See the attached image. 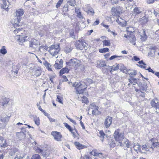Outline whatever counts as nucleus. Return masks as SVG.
Instances as JSON below:
<instances>
[{
	"mask_svg": "<svg viewBox=\"0 0 159 159\" xmlns=\"http://www.w3.org/2000/svg\"><path fill=\"white\" fill-rule=\"evenodd\" d=\"M73 86L75 87V93L78 96L79 95L82 94L87 87V85L84 82L79 83H75L73 84Z\"/></svg>",
	"mask_w": 159,
	"mask_h": 159,
	"instance_id": "f257e3e1",
	"label": "nucleus"
},
{
	"mask_svg": "<svg viewBox=\"0 0 159 159\" xmlns=\"http://www.w3.org/2000/svg\"><path fill=\"white\" fill-rule=\"evenodd\" d=\"M114 139L118 143L117 145H120V146H123V144L122 141L124 138V133L121 132L120 130L117 129L115 131L114 134Z\"/></svg>",
	"mask_w": 159,
	"mask_h": 159,
	"instance_id": "f03ea898",
	"label": "nucleus"
},
{
	"mask_svg": "<svg viewBox=\"0 0 159 159\" xmlns=\"http://www.w3.org/2000/svg\"><path fill=\"white\" fill-rule=\"evenodd\" d=\"M60 50L59 46L57 44L51 46L49 47V52L52 56L55 57L58 54Z\"/></svg>",
	"mask_w": 159,
	"mask_h": 159,
	"instance_id": "7ed1b4c3",
	"label": "nucleus"
},
{
	"mask_svg": "<svg viewBox=\"0 0 159 159\" xmlns=\"http://www.w3.org/2000/svg\"><path fill=\"white\" fill-rule=\"evenodd\" d=\"M75 46L77 49L82 50L83 49L86 50L88 46V43L84 40H79L76 41L75 44Z\"/></svg>",
	"mask_w": 159,
	"mask_h": 159,
	"instance_id": "20e7f679",
	"label": "nucleus"
},
{
	"mask_svg": "<svg viewBox=\"0 0 159 159\" xmlns=\"http://www.w3.org/2000/svg\"><path fill=\"white\" fill-rule=\"evenodd\" d=\"M39 41L36 39H33L30 41L29 47L31 49L37 50L40 45Z\"/></svg>",
	"mask_w": 159,
	"mask_h": 159,
	"instance_id": "39448f33",
	"label": "nucleus"
},
{
	"mask_svg": "<svg viewBox=\"0 0 159 159\" xmlns=\"http://www.w3.org/2000/svg\"><path fill=\"white\" fill-rule=\"evenodd\" d=\"M31 69L32 70V74L34 76L37 77L41 75L42 70L40 67L38 66H34L32 69Z\"/></svg>",
	"mask_w": 159,
	"mask_h": 159,
	"instance_id": "423d86ee",
	"label": "nucleus"
},
{
	"mask_svg": "<svg viewBox=\"0 0 159 159\" xmlns=\"http://www.w3.org/2000/svg\"><path fill=\"white\" fill-rule=\"evenodd\" d=\"M28 134L29 132L27 131L26 130H23V131L16 133V135L20 140H22L24 139L26 137V134Z\"/></svg>",
	"mask_w": 159,
	"mask_h": 159,
	"instance_id": "0eeeda50",
	"label": "nucleus"
},
{
	"mask_svg": "<svg viewBox=\"0 0 159 159\" xmlns=\"http://www.w3.org/2000/svg\"><path fill=\"white\" fill-rule=\"evenodd\" d=\"M111 13L113 16H116L119 15L120 12L122 11L121 7L120 6H117L115 7H112L111 9Z\"/></svg>",
	"mask_w": 159,
	"mask_h": 159,
	"instance_id": "6e6552de",
	"label": "nucleus"
},
{
	"mask_svg": "<svg viewBox=\"0 0 159 159\" xmlns=\"http://www.w3.org/2000/svg\"><path fill=\"white\" fill-rule=\"evenodd\" d=\"M124 37L127 38L131 43H133V45H136L135 42L136 41V39L135 36L133 34L128 35V34H125Z\"/></svg>",
	"mask_w": 159,
	"mask_h": 159,
	"instance_id": "1a4fd4ad",
	"label": "nucleus"
},
{
	"mask_svg": "<svg viewBox=\"0 0 159 159\" xmlns=\"http://www.w3.org/2000/svg\"><path fill=\"white\" fill-rule=\"evenodd\" d=\"M51 134L53 136L54 139L57 141H61L62 135L59 132L57 131H52V132Z\"/></svg>",
	"mask_w": 159,
	"mask_h": 159,
	"instance_id": "9d476101",
	"label": "nucleus"
},
{
	"mask_svg": "<svg viewBox=\"0 0 159 159\" xmlns=\"http://www.w3.org/2000/svg\"><path fill=\"white\" fill-rule=\"evenodd\" d=\"M63 61L62 59H60L59 60L57 59L54 64V67L56 69H60L62 67L63 64Z\"/></svg>",
	"mask_w": 159,
	"mask_h": 159,
	"instance_id": "9b49d317",
	"label": "nucleus"
},
{
	"mask_svg": "<svg viewBox=\"0 0 159 159\" xmlns=\"http://www.w3.org/2000/svg\"><path fill=\"white\" fill-rule=\"evenodd\" d=\"M27 36H23L20 34H17L16 37V39H17V41L19 42L20 44H22L25 41V38Z\"/></svg>",
	"mask_w": 159,
	"mask_h": 159,
	"instance_id": "f8f14e48",
	"label": "nucleus"
},
{
	"mask_svg": "<svg viewBox=\"0 0 159 159\" xmlns=\"http://www.w3.org/2000/svg\"><path fill=\"white\" fill-rule=\"evenodd\" d=\"M112 122V118L110 116H108L105 120L104 122V125L107 128L109 127L111 124Z\"/></svg>",
	"mask_w": 159,
	"mask_h": 159,
	"instance_id": "ddd939ff",
	"label": "nucleus"
},
{
	"mask_svg": "<svg viewBox=\"0 0 159 159\" xmlns=\"http://www.w3.org/2000/svg\"><path fill=\"white\" fill-rule=\"evenodd\" d=\"M21 18L18 17L16 16L14 17V21L13 23H12L13 26L15 28L16 27H19V23L20 21L21 20Z\"/></svg>",
	"mask_w": 159,
	"mask_h": 159,
	"instance_id": "4468645a",
	"label": "nucleus"
},
{
	"mask_svg": "<svg viewBox=\"0 0 159 159\" xmlns=\"http://www.w3.org/2000/svg\"><path fill=\"white\" fill-rule=\"evenodd\" d=\"M151 104L152 107L159 109V103L157 98L153 99L151 102Z\"/></svg>",
	"mask_w": 159,
	"mask_h": 159,
	"instance_id": "2eb2a0df",
	"label": "nucleus"
},
{
	"mask_svg": "<svg viewBox=\"0 0 159 159\" xmlns=\"http://www.w3.org/2000/svg\"><path fill=\"white\" fill-rule=\"evenodd\" d=\"M9 118L7 115L2 116L0 117V120L3 124H6L9 121Z\"/></svg>",
	"mask_w": 159,
	"mask_h": 159,
	"instance_id": "dca6fc26",
	"label": "nucleus"
},
{
	"mask_svg": "<svg viewBox=\"0 0 159 159\" xmlns=\"http://www.w3.org/2000/svg\"><path fill=\"white\" fill-rule=\"evenodd\" d=\"M142 12V10L140 7H135L134 8L132 11V14L134 16L140 14Z\"/></svg>",
	"mask_w": 159,
	"mask_h": 159,
	"instance_id": "f3484780",
	"label": "nucleus"
},
{
	"mask_svg": "<svg viewBox=\"0 0 159 159\" xmlns=\"http://www.w3.org/2000/svg\"><path fill=\"white\" fill-rule=\"evenodd\" d=\"M148 21V16H144L139 19V21L142 25H144L146 24Z\"/></svg>",
	"mask_w": 159,
	"mask_h": 159,
	"instance_id": "a211bd4d",
	"label": "nucleus"
},
{
	"mask_svg": "<svg viewBox=\"0 0 159 159\" xmlns=\"http://www.w3.org/2000/svg\"><path fill=\"white\" fill-rule=\"evenodd\" d=\"M143 83L141 82H139L138 84V85L140 87V90L143 91H146L147 87V85L146 84L144 83V80H143Z\"/></svg>",
	"mask_w": 159,
	"mask_h": 159,
	"instance_id": "6ab92c4d",
	"label": "nucleus"
},
{
	"mask_svg": "<svg viewBox=\"0 0 159 159\" xmlns=\"http://www.w3.org/2000/svg\"><path fill=\"white\" fill-rule=\"evenodd\" d=\"M112 69L111 66L106 65L102 69V71L103 73L107 74L109 71L111 72V69Z\"/></svg>",
	"mask_w": 159,
	"mask_h": 159,
	"instance_id": "aec40b11",
	"label": "nucleus"
},
{
	"mask_svg": "<svg viewBox=\"0 0 159 159\" xmlns=\"http://www.w3.org/2000/svg\"><path fill=\"white\" fill-rule=\"evenodd\" d=\"M70 63L74 66H76L80 63V61L75 58L71 59Z\"/></svg>",
	"mask_w": 159,
	"mask_h": 159,
	"instance_id": "412c9836",
	"label": "nucleus"
},
{
	"mask_svg": "<svg viewBox=\"0 0 159 159\" xmlns=\"http://www.w3.org/2000/svg\"><path fill=\"white\" fill-rule=\"evenodd\" d=\"M128 80L130 83L132 84L133 85H135V84H138V82L139 80L135 78H129Z\"/></svg>",
	"mask_w": 159,
	"mask_h": 159,
	"instance_id": "4be33fe9",
	"label": "nucleus"
},
{
	"mask_svg": "<svg viewBox=\"0 0 159 159\" xmlns=\"http://www.w3.org/2000/svg\"><path fill=\"white\" fill-rule=\"evenodd\" d=\"M126 31L128 32L127 34H128V35H131L133 34L134 31V30L133 27L130 26L126 28Z\"/></svg>",
	"mask_w": 159,
	"mask_h": 159,
	"instance_id": "5701e85b",
	"label": "nucleus"
},
{
	"mask_svg": "<svg viewBox=\"0 0 159 159\" xmlns=\"http://www.w3.org/2000/svg\"><path fill=\"white\" fill-rule=\"evenodd\" d=\"M24 12L23 9H20L17 10L16 12V16L18 17L21 18L22 16L24 14Z\"/></svg>",
	"mask_w": 159,
	"mask_h": 159,
	"instance_id": "b1692460",
	"label": "nucleus"
},
{
	"mask_svg": "<svg viewBox=\"0 0 159 159\" xmlns=\"http://www.w3.org/2000/svg\"><path fill=\"white\" fill-rule=\"evenodd\" d=\"M74 144L77 148L79 149L80 150L85 148L84 145L80 143L79 142H75Z\"/></svg>",
	"mask_w": 159,
	"mask_h": 159,
	"instance_id": "393cba45",
	"label": "nucleus"
},
{
	"mask_svg": "<svg viewBox=\"0 0 159 159\" xmlns=\"http://www.w3.org/2000/svg\"><path fill=\"white\" fill-rule=\"evenodd\" d=\"M18 151L16 148H12L9 151V156H12L15 155V153Z\"/></svg>",
	"mask_w": 159,
	"mask_h": 159,
	"instance_id": "a878e982",
	"label": "nucleus"
},
{
	"mask_svg": "<svg viewBox=\"0 0 159 159\" xmlns=\"http://www.w3.org/2000/svg\"><path fill=\"white\" fill-rule=\"evenodd\" d=\"M6 140L3 138L0 139V147L5 148L6 146Z\"/></svg>",
	"mask_w": 159,
	"mask_h": 159,
	"instance_id": "bb28decb",
	"label": "nucleus"
},
{
	"mask_svg": "<svg viewBox=\"0 0 159 159\" xmlns=\"http://www.w3.org/2000/svg\"><path fill=\"white\" fill-rule=\"evenodd\" d=\"M69 71L68 68L65 67L62 69L60 71L59 74L60 76L65 73H68Z\"/></svg>",
	"mask_w": 159,
	"mask_h": 159,
	"instance_id": "cd10ccee",
	"label": "nucleus"
},
{
	"mask_svg": "<svg viewBox=\"0 0 159 159\" xmlns=\"http://www.w3.org/2000/svg\"><path fill=\"white\" fill-rule=\"evenodd\" d=\"M123 143V145L124 144H125L127 148H130V146H131V143L126 139H124Z\"/></svg>",
	"mask_w": 159,
	"mask_h": 159,
	"instance_id": "c85d7f7f",
	"label": "nucleus"
},
{
	"mask_svg": "<svg viewBox=\"0 0 159 159\" xmlns=\"http://www.w3.org/2000/svg\"><path fill=\"white\" fill-rule=\"evenodd\" d=\"M80 98L79 97H78V98L79 100H81L82 102L86 104H87L89 102V101L88 100V98L85 97H84V96H80Z\"/></svg>",
	"mask_w": 159,
	"mask_h": 159,
	"instance_id": "c756f323",
	"label": "nucleus"
},
{
	"mask_svg": "<svg viewBox=\"0 0 159 159\" xmlns=\"http://www.w3.org/2000/svg\"><path fill=\"white\" fill-rule=\"evenodd\" d=\"M15 28H16V29L13 31V32L15 34L17 35L22 34L21 33L22 28L20 29L19 27H17H17H16Z\"/></svg>",
	"mask_w": 159,
	"mask_h": 159,
	"instance_id": "7c9ffc66",
	"label": "nucleus"
},
{
	"mask_svg": "<svg viewBox=\"0 0 159 159\" xmlns=\"http://www.w3.org/2000/svg\"><path fill=\"white\" fill-rule=\"evenodd\" d=\"M47 46H40L39 48H38V50L41 52H43L47 50Z\"/></svg>",
	"mask_w": 159,
	"mask_h": 159,
	"instance_id": "2f4dec72",
	"label": "nucleus"
},
{
	"mask_svg": "<svg viewBox=\"0 0 159 159\" xmlns=\"http://www.w3.org/2000/svg\"><path fill=\"white\" fill-rule=\"evenodd\" d=\"M99 107H98L97 108H95L93 109L92 111V114L95 115H98L100 114L101 112L98 111Z\"/></svg>",
	"mask_w": 159,
	"mask_h": 159,
	"instance_id": "473e14b6",
	"label": "nucleus"
},
{
	"mask_svg": "<svg viewBox=\"0 0 159 159\" xmlns=\"http://www.w3.org/2000/svg\"><path fill=\"white\" fill-rule=\"evenodd\" d=\"M147 35L146 34L145 31L143 30V32L142 33V34L141 35V41H145L147 39Z\"/></svg>",
	"mask_w": 159,
	"mask_h": 159,
	"instance_id": "72a5a7b5",
	"label": "nucleus"
},
{
	"mask_svg": "<svg viewBox=\"0 0 159 159\" xmlns=\"http://www.w3.org/2000/svg\"><path fill=\"white\" fill-rule=\"evenodd\" d=\"M106 135L102 130L100 131L99 134L98 135V136L100 137L101 140L102 142L103 141L104 137Z\"/></svg>",
	"mask_w": 159,
	"mask_h": 159,
	"instance_id": "f704fd0d",
	"label": "nucleus"
},
{
	"mask_svg": "<svg viewBox=\"0 0 159 159\" xmlns=\"http://www.w3.org/2000/svg\"><path fill=\"white\" fill-rule=\"evenodd\" d=\"M107 65L105 63V62L104 61H99V63H98L97 66H98V67H104Z\"/></svg>",
	"mask_w": 159,
	"mask_h": 159,
	"instance_id": "c9c22d12",
	"label": "nucleus"
},
{
	"mask_svg": "<svg viewBox=\"0 0 159 159\" xmlns=\"http://www.w3.org/2000/svg\"><path fill=\"white\" fill-rule=\"evenodd\" d=\"M119 66H120L119 64H116V66L114 65L113 66H111L112 69H111V73H112L114 71L117 70L119 69L120 68Z\"/></svg>",
	"mask_w": 159,
	"mask_h": 159,
	"instance_id": "e433bc0d",
	"label": "nucleus"
},
{
	"mask_svg": "<svg viewBox=\"0 0 159 159\" xmlns=\"http://www.w3.org/2000/svg\"><path fill=\"white\" fill-rule=\"evenodd\" d=\"M43 65L48 70L52 71L51 66L48 62L47 61H45V62L43 63Z\"/></svg>",
	"mask_w": 159,
	"mask_h": 159,
	"instance_id": "4c0bfd02",
	"label": "nucleus"
},
{
	"mask_svg": "<svg viewBox=\"0 0 159 159\" xmlns=\"http://www.w3.org/2000/svg\"><path fill=\"white\" fill-rule=\"evenodd\" d=\"M123 67L122 69L120 68V70L123 72V73H125V74H128V73L129 71H130V69H128L127 68L125 67L124 66H123Z\"/></svg>",
	"mask_w": 159,
	"mask_h": 159,
	"instance_id": "58836bf2",
	"label": "nucleus"
},
{
	"mask_svg": "<svg viewBox=\"0 0 159 159\" xmlns=\"http://www.w3.org/2000/svg\"><path fill=\"white\" fill-rule=\"evenodd\" d=\"M0 53L3 55H5L7 53V52L6 49L5 47L4 46H2L0 50Z\"/></svg>",
	"mask_w": 159,
	"mask_h": 159,
	"instance_id": "ea45409f",
	"label": "nucleus"
},
{
	"mask_svg": "<svg viewBox=\"0 0 159 159\" xmlns=\"http://www.w3.org/2000/svg\"><path fill=\"white\" fill-rule=\"evenodd\" d=\"M90 154L94 156H99L100 155L102 156V153H98L96 152V150H93L90 152Z\"/></svg>",
	"mask_w": 159,
	"mask_h": 159,
	"instance_id": "a19ab883",
	"label": "nucleus"
},
{
	"mask_svg": "<svg viewBox=\"0 0 159 159\" xmlns=\"http://www.w3.org/2000/svg\"><path fill=\"white\" fill-rule=\"evenodd\" d=\"M50 154V151L47 150L43 152V156L45 157H49Z\"/></svg>",
	"mask_w": 159,
	"mask_h": 159,
	"instance_id": "79ce46f5",
	"label": "nucleus"
},
{
	"mask_svg": "<svg viewBox=\"0 0 159 159\" xmlns=\"http://www.w3.org/2000/svg\"><path fill=\"white\" fill-rule=\"evenodd\" d=\"M128 74L130 76L131 78H134L133 77L137 74L136 71L134 70L132 71H129Z\"/></svg>",
	"mask_w": 159,
	"mask_h": 159,
	"instance_id": "37998d69",
	"label": "nucleus"
},
{
	"mask_svg": "<svg viewBox=\"0 0 159 159\" xmlns=\"http://www.w3.org/2000/svg\"><path fill=\"white\" fill-rule=\"evenodd\" d=\"M74 130H75V132L73 131H72V132H71V133L72 134L73 137H74V138H75L78 137L79 136V134L77 132V130L76 129H75Z\"/></svg>",
	"mask_w": 159,
	"mask_h": 159,
	"instance_id": "c03bdc74",
	"label": "nucleus"
},
{
	"mask_svg": "<svg viewBox=\"0 0 159 159\" xmlns=\"http://www.w3.org/2000/svg\"><path fill=\"white\" fill-rule=\"evenodd\" d=\"M73 49V48L70 46L66 47L65 48V52L66 53L70 52Z\"/></svg>",
	"mask_w": 159,
	"mask_h": 159,
	"instance_id": "a18cd8bd",
	"label": "nucleus"
},
{
	"mask_svg": "<svg viewBox=\"0 0 159 159\" xmlns=\"http://www.w3.org/2000/svg\"><path fill=\"white\" fill-rule=\"evenodd\" d=\"M135 89V91L137 92H138V93L140 94V96L144 97L145 96V93L144 92H142L141 90L136 89L135 87H134Z\"/></svg>",
	"mask_w": 159,
	"mask_h": 159,
	"instance_id": "49530a36",
	"label": "nucleus"
},
{
	"mask_svg": "<svg viewBox=\"0 0 159 159\" xmlns=\"http://www.w3.org/2000/svg\"><path fill=\"white\" fill-rule=\"evenodd\" d=\"M1 7L5 9L8 8V6H7V2L6 1L3 0L2 1V3L1 4Z\"/></svg>",
	"mask_w": 159,
	"mask_h": 159,
	"instance_id": "de8ad7c7",
	"label": "nucleus"
},
{
	"mask_svg": "<svg viewBox=\"0 0 159 159\" xmlns=\"http://www.w3.org/2000/svg\"><path fill=\"white\" fill-rule=\"evenodd\" d=\"M34 122L35 124H36L37 125H39L40 123V120L38 117H37V116H35L34 117Z\"/></svg>",
	"mask_w": 159,
	"mask_h": 159,
	"instance_id": "09e8293b",
	"label": "nucleus"
},
{
	"mask_svg": "<svg viewBox=\"0 0 159 159\" xmlns=\"http://www.w3.org/2000/svg\"><path fill=\"white\" fill-rule=\"evenodd\" d=\"M86 12L88 14L92 16H93L94 14V11L92 8H89Z\"/></svg>",
	"mask_w": 159,
	"mask_h": 159,
	"instance_id": "8fccbe9b",
	"label": "nucleus"
},
{
	"mask_svg": "<svg viewBox=\"0 0 159 159\" xmlns=\"http://www.w3.org/2000/svg\"><path fill=\"white\" fill-rule=\"evenodd\" d=\"M99 52L101 53H104L109 51V49L108 48H106L102 49H99Z\"/></svg>",
	"mask_w": 159,
	"mask_h": 159,
	"instance_id": "3c124183",
	"label": "nucleus"
},
{
	"mask_svg": "<svg viewBox=\"0 0 159 159\" xmlns=\"http://www.w3.org/2000/svg\"><path fill=\"white\" fill-rule=\"evenodd\" d=\"M103 44L105 46H110L111 43L109 40H105L103 41Z\"/></svg>",
	"mask_w": 159,
	"mask_h": 159,
	"instance_id": "603ef678",
	"label": "nucleus"
},
{
	"mask_svg": "<svg viewBox=\"0 0 159 159\" xmlns=\"http://www.w3.org/2000/svg\"><path fill=\"white\" fill-rule=\"evenodd\" d=\"M133 148H134V150L135 151H138L139 150H140V146L139 145V144H137L136 145L134 144V145L133 146Z\"/></svg>",
	"mask_w": 159,
	"mask_h": 159,
	"instance_id": "864d4df0",
	"label": "nucleus"
},
{
	"mask_svg": "<svg viewBox=\"0 0 159 159\" xmlns=\"http://www.w3.org/2000/svg\"><path fill=\"white\" fill-rule=\"evenodd\" d=\"M31 159H41V157L38 154H35L32 155Z\"/></svg>",
	"mask_w": 159,
	"mask_h": 159,
	"instance_id": "5fc2aeb1",
	"label": "nucleus"
},
{
	"mask_svg": "<svg viewBox=\"0 0 159 159\" xmlns=\"http://www.w3.org/2000/svg\"><path fill=\"white\" fill-rule=\"evenodd\" d=\"M149 148H150V146H147L146 145H143L142 147L143 150H145L146 151H149Z\"/></svg>",
	"mask_w": 159,
	"mask_h": 159,
	"instance_id": "6e6d98bb",
	"label": "nucleus"
},
{
	"mask_svg": "<svg viewBox=\"0 0 159 159\" xmlns=\"http://www.w3.org/2000/svg\"><path fill=\"white\" fill-rule=\"evenodd\" d=\"M75 3V0H69L67 4H69L72 6H74Z\"/></svg>",
	"mask_w": 159,
	"mask_h": 159,
	"instance_id": "4d7b16f0",
	"label": "nucleus"
},
{
	"mask_svg": "<svg viewBox=\"0 0 159 159\" xmlns=\"http://www.w3.org/2000/svg\"><path fill=\"white\" fill-rule=\"evenodd\" d=\"M68 11V4H66L64 5L63 11L64 12H66Z\"/></svg>",
	"mask_w": 159,
	"mask_h": 159,
	"instance_id": "13d9d810",
	"label": "nucleus"
},
{
	"mask_svg": "<svg viewBox=\"0 0 159 159\" xmlns=\"http://www.w3.org/2000/svg\"><path fill=\"white\" fill-rule=\"evenodd\" d=\"M64 124L65 126L71 132L72 131L74 130L72 129V128L67 123H65Z\"/></svg>",
	"mask_w": 159,
	"mask_h": 159,
	"instance_id": "bf43d9fd",
	"label": "nucleus"
},
{
	"mask_svg": "<svg viewBox=\"0 0 159 159\" xmlns=\"http://www.w3.org/2000/svg\"><path fill=\"white\" fill-rule=\"evenodd\" d=\"M19 69L16 66H13L12 71L13 72L16 73L17 74L18 72Z\"/></svg>",
	"mask_w": 159,
	"mask_h": 159,
	"instance_id": "052dcab7",
	"label": "nucleus"
},
{
	"mask_svg": "<svg viewBox=\"0 0 159 159\" xmlns=\"http://www.w3.org/2000/svg\"><path fill=\"white\" fill-rule=\"evenodd\" d=\"M92 80L91 79H88L84 80V83H85V84H86L87 85L88 83L89 84H91L92 83Z\"/></svg>",
	"mask_w": 159,
	"mask_h": 159,
	"instance_id": "680f3d73",
	"label": "nucleus"
},
{
	"mask_svg": "<svg viewBox=\"0 0 159 159\" xmlns=\"http://www.w3.org/2000/svg\"><path fill=\"white\" fill-rule=\"evenodd\" d=\"M117 143H117V142H116V141H115V142H114V141H112L111 143L110 144V146L111 147L113 148L114 147H115V146H116V145L117 146H120V145H117Z\"/></svg>",
	"mask_w": 159,
	"mask_h": 159,
	"instance_id": "e2e57ef3",
	"label": "nucleus"
},
{
	"mask_svg": "<svg viewBox=\"0 0 159 159\" xmlns=\"http://www.w3.org/2000/svg\"><path fill=\"white\" fill-rule=\"evenodd\" d=\"M159 144H158V143L153 142L152 143V144L151 145V147H150V148H152V149H153L154 148H155V147H156Z\"/></svg>",
	"mask_w": 159,
	"mask_h": 159,
	"instance_id": "0e129e2a",
	"label": "nucleus"
},
{
	"mask_svg": "<svg viewBox=\"0 0 159 159\" xmlns=\"http://www.w3.org/2000/svg\"><path fill=\"white\" fill-rule=\"evenodd\" d=\"M63 1V0H59V1L57 3V5H56V7L57 8H58L60 6L61 4L62 3Z\"/></svg>",
	"mask_w": 159,
	"mask_h": 159,
	"instance_id": "69168bd1",
	"label": "nucleus"
},
{
	"mask_svg": "<svg viewBox=\"0 0 159 159\" xmlns=\"http://www.w3.org/2000/svg\"><path fill=\"white\" fill-rule=\"evenodd\" d=\"M57 101L60 103L63 104L62 99V98L61 97L58 95H57Z\"/></svg>",
	"mask_w": 159,
	"mask_h": 159,
	"instance_id": "338daca9",
	"label": "nucleus"
},
{
	"mask_svg": "<svg viewBox=\"0 0 159 159\" xmlns=\"http://www.w3.org/2000/svg\"><path fill=\"white\" fill-rule=\"evenodd\" d=\"M70 36L73 38H75V35H74V30H71L70 32Z\"/></svg>",
	"mask_w": 159,
	"mask_h": 159,
	"instance_id": "774afa93",
	"label": "nucleus"
}]
</instances>
